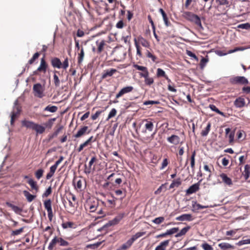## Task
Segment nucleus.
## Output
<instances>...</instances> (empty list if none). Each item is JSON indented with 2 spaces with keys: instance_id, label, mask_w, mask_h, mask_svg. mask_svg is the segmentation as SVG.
Returning <instances> with one entry per match:
<instances>
[{
  "instance_id": "f257e3e1",
  "label": "nucleus",
  "mask_w": 250,
  "mask_h": 250,
  "mask_svg": "<svg viewBox=\"0 0 250 250\" xmlns=\"http://www.w3.org/2000/svg\"><path fill=\"white\" fill-rule=\"evenodd\" d=\"M125 213H120L118 214L113 219L109 221L106 224L104 225L102 227L98 229V231H101L104 230L105 229L114 226L118 224L120 221L125 217Z\"/></svg>"
},
{
  "instance_id": "f03ea898",
  "label": "nucleus",
  "mask_w": 250,
  "mask_h": 250,
  "mask_svg": "<svg viewBox=\"0 0 250 250\" xmlns=\"http://www.w3.org/2000/svg\"><path fill=\"white\" fill-rule=\"evenodd\" d=\"M21 112V106L19 103L18 100H16L14 102V105L13 107V110L11 113V120H10L11 125H14L15 119L16 118H17L20 115Z\"/></svg>"
},
{
  "instance_id": "7ed1b4c3",
  "label": "nucleus",
  "mask_w": 250,
  "mask_h": 250,
  "mask_svg": "<svg viewBox=\"0 0 250 250\" xmlns=\"http://www.w3.org/2000/svg\"><path fill=\"white\" fill-rule=\"evenodd\" d=\"M57 243H59L61 246H67L69 245V243L62 237L55 236L50 242L48 249L49 250H52Z\"/></svg>"
},
{
  "instance_id": "20e7f679",
  "label": "nucleus",
  "mask_w": 250,
  "mask_h": 250,
  "mask_svg": "<svg viewBox=\"0 0 250 250\" xmlns=\"http://www.w3.org/2000/svg\"><path fill=\"white\" fill-rule=\"evenodd\" d=\"M33 91L35 97L42 98L44 96V94H43L44 87L40 83L34 84L33 86Z\"/></svg>"
},
{
  "instance_id": "39448f33",
  "label": "nucleus",
  "mask_w": 250,
  "mask_h": 250,
  "mask_svg": "<svg viewBox=\"0 0 250 250\" xmlns=\"http://www.w3.org/2000/svg\"><path fill=\"white\" fill-rule=\"evenodd\" d=\"M230 83L232 84H246L249 83L248 80L244 76H235L229 80Z\"/></svg>"
},
{
  "instance_id": "423d86ee",
  "label": "nucleus",
  "mask_w": 250,
  "mask_h": 250,
  "mask_svg": "<svg viewBox=\"0 0 250 250\" xmlns=\"http://www.w3.org/2000/svg\"><path fill=\"white\" fill-rule=\"evenodd\" d=\"M133 89V87L132 86H128L123 88L119 93L116 95L117 99L121 97L123 95L131 92Z\"/></svg>"
},
{
  "instance_id": "0eeeda50",
  "label": "nucleus",
  "mask_w": 250,
  "mask_h": 250,
  "mask_svg": "<svg viewBox=\"0 0 250 250\" xmlns=\"http://www.w3.org/2000/svg\"><path fill=\"white\" fill-rule=\"evenodd\" d=\"M140 76L145 78V83L147 85H150L154 83L152 78L149 77V72L146 73H140Z\"/></svg>"
},
{
  "instance_id": "6e6552de",
  "label": "nucleus",
  "mask_w": 250,
  "mask_h": 250,
  "mask_svg": "<svg viewBox=\"0 0 250 250\" xmlns=\"http://www.w3.org/2000/svg\"><path fill=\"white\" fill-rule=\"evenodd\" d=\"M199 182L195 183L186 190V194L188 195L191 194L197 191L199 189Z\"/></svg>"
},
{
  "instance_id": "1a4fd4ad",
  "label": "nucleus",
  "mask_w": 250,
  "mask_h": 250,
  "mask_svg": "<svg viewBox=\"0 0 250 250\" xmlns=\"http://www.w3.org/2000/svg\"><path fill=\"white\" fill-rule=\"evenodd\" d=\"M88 128V127L87 126H83L81 129H80L78 131L77 133L74 135V137L78 138L82 137V136L84 135L85 134H88L89 133V131H88L87 132Z\"/></svg>"
},
{
  "instance_id": "9d476101",
  "label": "nucleus",
  "mask_w": 250,
  "mask_h": 250,
  "mask_svg": "<svg viewBox=\"0 0 250 250\" xmlns=\"http://www.w3.org/2000/svg\"><path fill=\"white\" fill-rule=\"evenodd\" d=\"M218 247L222 250H233L235 247L227 242H222L218 244Z\"/></svg>"
},
{
  "instance_id": "9b49d317",
  "label": "nucleus",
  "mask_w": 250,
  "mask_h": 250,
  "mask_svg": "<svg viewBox=\"0 0 250 250\" xmlns=\"http://www.w3.org/2000/svg\"><path fill=\"white\" fill-rule=\"evenodd\" d=\"M176 220L180 221H190L193 220V218L191 214H183L177 217L176 218Z\"/></svg>"
},
{
  "instance_id": "f8f14e48",
  "label": "nucleus",
  "mask_w": 250,
  "mask_h": 250,
  "mask_svg": "<svg viewBox=\"0 0 250 250\" xmlns=\"http://www.w3.org/2000/svg\"><path fill=\"white\" fill-rule=\"evenodd\" d=\"M245 101L242 97H238L234 102V104L237 108H242L245 105Z\"/></svg>"
},
{
  "instance_id": "ddd939ff",
  "label": "nucleus",
  "mask_w": 250,
  "mask_h": 250,
  "mask_svg": "<svg viewBox=\"0 0 250 250\" xmlns=\"http://www.w3.org/2000/svg\"><path fill=\"white\" fill-rule=\"evenodd\" d=\"M6 205L10 208L12 210L17 214H21L22 211V209L17 206H15L10 202H6Z\"/></svg>"
},
{
  "instance_id": "4468645a",
  "label": "nucleus",
  "mask_w": 250,
  "mask_h": 250,
  "mask_svg": "<svg viewBox=\"0 0 250 250\" xmlns=\"http://www.w3.org/2000/svg\"><path fill=\"white\" fill-rule=\"evenodd\" d=\"M47 68V64L44 59L42 58L41 60L40 65L39 67L37 68V71H40V72H43V73L46 72V69Z\"/></svg>"
},
{
  "instance_id": "2eb2a0df",
  "label": "nucleus",
  "mask_w": 250,
  "mask_h": 250,
  "mask_svg": "<svg viewBox=\"0 0 250 250\" xmlns=\"http://www.w3.org/2000/svg\"><path fill=\"white\" fill-rule=\"evenodd\" d=\"M97 160L96 157L95 156H93L91 158V160L89 162V166L87 167L86 165H84L85 169L84 172L86 174H89L91 171V166L93 164V163Z\"/></svg>"
},
{
  "instance_id": "dca6fc26",
  "label": "nucleus",
  "mask_w": 250,
  "mask_h": 250,
  "mask_svg": "<svg viewBox=\"0 0 250 250\" xmlns=\"http://www.w3.org/2000/svg\"><path fill=\"white\" fill-rule=\"evenodd\" d=\"M167 141L171 144L176 145L179 143L180 139L179 136L172 135L167 138Z\"/></svg>"
},
{
  "instance_id": "f3484780",
  "label": "nucleus",
  "mask_w": 250,
  "mask_h": 250,
  "mask_svg": "<svg viewBox=\"0 0 250 250\" xmlns=\"http://www.w3.org/2000/svg\"><path fill=\"white\" fill-rule=\"evenodd\" d=\"M220 177L222 178L223 182L227 185L230 186L232 185L231 179L228 177L225 173H222L220 175Z\"/></svg>"
},
{
  "instance_id": "a211bd4d",
  "label": "nucleus",
  "mask_w": 250,
  "mask_h": 250,
  "mask_svg": "<svg viewBox=\"0 0 250 250\" xmlns=\"http://www.w3.org/2000/svg\"><path fill=\"white\" fill-rule=\"evenodd\" d=\"M169 240H166L161 242L160 244L156 247L155 250H166V248L169 245Z\"/></svg>"
},
{
  "instance_id": "6ab92c4d",
  "label": "nucleus",
  "mask_w": 250,
  "mask_h": 250,
  "mask_svg": "<svg viewBox=\"0 0 250 250\" xmlns=\"http://www.w3.org/2000/svg\"><path fill=\"white\" fill-rule=\"evenodd\" d=\"M51 65L54 68H61L62 67V63L60 60L58 58H54L51 61Z\"/></svg>"
},
{
  "instance_id": "aec40b11",
  "label": "nucleus",
  "mask_w": 250,
  "mask_h": 250,
  "mask_svg": "<svg viewBox=\"0 0 250 250\" xmlns=\"http://www.w3.org/2000/svg\"><path fill=\"white\" fill-rule=\"evenodd\" d=\"M116 72H117V70L115 69L111 68L110 69H107L104 71V72L103 73L102 75V78L105 79L107 77H111L112 76L114 73H115Z\"/></svg>"
},
{
  "instance_id": "412c9836",
  "label": "nucleus",
  "mask_w": 250,
  "mask_h": 250,
  "mask_svg": "<svg viewBox=\"0 0 250 250\" xmlns=\"http://www.w3.org/2000/svg\"><path fill=\"white\" fill-rule=\"evenodd\" d=\"M137 42L141 43L143 46L148 48L149 47V43L147 41L144 39L143 37L140 36L136 39Z\"/></svg>"
},
{
  "instance_id": "4be33fe9",
  "label": "nucleus",
  "mask_w": 250,
  "mask_h": 250,
  "mask_svg": "<svg viewBox=\"0 0 250 250\" xmlns=\"http://www.w3.org/2000/svg\"><path fill=\"white\" fill-rule=\"evenodd\" d=\"M57 74H60V72L58 71L55 70L54 71V75H53V80H54V83L56 87H58L60 86L61 82L60 80L57 75Z\"/></svg>"
},
{
  "instance_id": "5701e85b",
  "label": "nucleus",
  "mask_w": 250,
  "mask_h": 250,
  "mask_svg": "<svg viewBox=\"0 0 250 250\" xmlns=\"http://www.w3.org/2000/svg\"><path fill=\"white\" fill-rule=\"evenodd\" d=\"M27 183L30 186L32 189L35 190L36 192L38 191L39 187L38 186L36 182L34 181L32 179L29 178Z\"/></svg>"
},
{
  "instance_id": "b1692460",
  "label": "nucleus",
  "mask_w": 250,
  "mask_h": 250,
  "mask_svg": "<svg viewBox=\"0 0 250 250\" xmlns=\"http://www.w3.org/2000/svg\"><path fill=\"white\" fill-rule=\"evenodd\" d=\"M22 125L26 128L34 129V126L36 123L26 120H23L21 122Z\"/></svg>"
},
{
  "instance_id": "393cba45",
  "label": "nucleus",
  "mask_w": 250,
  "mask_h": 250,
  "mask_svg": "<svg viewBox=\"0 0 250 250\" xmlns=\"http://www.w3.org/2000/svg\"><path fill=\"white\" fill-rule=\"evenodd\" d=\"M23 194L28 202H31L36 197V195H32L27 190H24Z\"/></svg>"
},
{
  "instance_id": "a878e982",
  "label": "nucleus",
  "mask_w": 250,
  "mask_h": 250,
  "mask_svg": "<svg viewBox=\"0 0 250 250\" xmlns=\"http://www.w3.org/2000/svg\"><path fill=\"white\" fill-rule=\"evenodd\" d=\"M191 22L194 23L199 27L200 29H203V27L201 23V19L198 15H196Z\"/></svg>"
},
{
  "instance_id": "bb28decb",
  "label": "nucleus",
  "mask_w": 250,
  "mask_h": 250,
  "mask_svg": "<svg viewBox=\"0 0 250 250\" xmlns=\"http://www.w3.org/2000/svg\"><path fill=\"white\" fill-rule=\"evenodd\" d=\"M192 207L193 208V211H196L201 209H204L208 208V206H202L196 202H192Z\"/></svg>"
},
{
  "instance_id": "cd10ccee",
  "label": "nucleus",
  "mask_w": 250,
  "mask_h": 250,
  "mask_svg": "<svg viewBox=\"0 0 250 250\" xmlns=\"http://www.w3.org/2000/svg\"><path fill=\"white\" fill-rule=\"evenodd\" d=\"M196 15V14H194L192 13L191 12L186 11L184 12L183 13V16L188 21H190V22L194 17V16Z\"/></svg>"
},
{
  "instance_id": "c85d7f7f",
  "label": "nucleus",
  "mask_w": 250,
  "mask_h": 250,
  "mask_svg": "<svg viewBox=\"0 0 250 250\" xmlns=\"http://www.w3.org/2000/svg\"><path fill=\"white\" fill-rule=\"evenodd\" d=\"M159 12L161 13V14L162 15L163 19V20L164 21L166 26L167 27L169 26L170 25V23L168 21L167 14H166L165 11L162 8H160L159 9Z\"/></svg>"
},
{
  "instance_id": "c756f323",
  "label": "nucleus",
  "mask_w": 250,
  "mask_h": 250,
  "mask_svg": "<svg viewBox=\"0 0 250 250\" xmlns=\"http://www.w3.org/2000/svg\"><path fill=\"white\" fill-rule=\"evenodd\" d=\"M157 75L158 77H165L168 82H171L170 80L169 79L168 77L166 75L165 72L161 68H159L157 69Z\"/></svg>"
},
{
  "instance_id": "7c9ffc66",
  "label": "nucleus",
  "mask_w": 250,
  "mask_h": 250,
  "mask_svg": "<svg viewBox=\"0 0 250 250\" xmlns=\"http://www.w3.org/2000/svg\"><path fill=\"white\" fill-rule=\"evenodd\" d=\"M45 127L43 126L35 124L34 129L37 133L42 134L45 131Z\"/></svg>"
},
{
  "instance_id": "2f4dec72",
  "label": "nucleus",
  "mask_w": 250,
  "mask_h": 250,
  "mask_svg": "<svg viewBox=\"0 0 250 250\" xmlns=\"http://www.w3.org/2000/svg\"><path fill=\"white\" fill-rule=\"evenodd\" d=\"M57 106L55 105H48L44 108L43 111H49L51 113H55L57 111Z\"/></svg>"
},
{
  "instance_id": "473e14b6",
  "label": "nucleus",
  "mask_w": 250,
  "mask_h": 250,
  "mask_svg": "<svg viewBox=\"0 0 250 250\" xmlns=\"http://www.w3.org/2000/svg\"><path fill=\"white\" fill-rule=\"evenodd\" d=\"M84 56V49L83 47L81 48L80 53L78 54V63L80 64L83 61Z\"/></svg>"
},
{
  "instance_id": "72a5a7b5",
  "label": "nucleus",
  "mask_w": 250,
  "mask_h": 250,
  "mask_svg": "<svg viewBox=\"0 0 250 250\" xmlns=\"http://www.w3.org/2000/svg\"><path fill=\"white\" fill-rule=\"evenodd\" d=\"M96 44L98 46L97 52L98 53H100L103 50L104 47L105 45V41L102 40L100 42L98 41L96 42Z\"/></svg>"
},
{
  "instance_id": "f704fd0d",
  "label": "nucleus",
  "mask_w": 250,
  "mask_h": 250,
  "mask_svg": "<svg viewBox=\"0 0 250 250\" xmlns=\"http://www.w3.org/2000/svg\"><path fill=\"white\" fill-rule=\"evenodd\" d=\"M63 126L62 125H60L59 127L57 129V130L52 134L49 135V140H52L54 138L57 137L60 132L62 129Z\"/></svg>"
},
{
  "instance_id": "c9c22d12",
  "label": "nucleus",
  "mask_w": 250,
  "mask_h": 250,
  "mask_svg": "<svg viewBox=\"0 0 250 250\" xmlns=\"http://www.w3.org/2000/svg\"><path fill=\"white\" fill-rule=\"evenodd\" d=\"M190 228V227L189 226L184 228L179 233H177L175 236L176 237H179L186 234V233L188 231Z\"/></svg>"
},
{
  "instance_id": "e433bc0d",
  "label": "nucleus",
  "mask_w": 250,
  "mask_h": 250,
  "mask_svg": "<svg viewBox=\"0 0 250 250\" xmlns=\"http://www.w3.org/2000/svg\"><path fill=\"white\" fill-rule=\"evenodd\" d=\"M146 123L145 125V128L148 131H152L154 127L153 123L147 120H146Z\"/></svg>"
},
{
  "instance_id": "4c0bfd02",
  "label": "nucleus",
  "mask_w": 250,
  "mask_h": 250,
  "mask_svg": "<svg viewBox=\"0 0 250 250\" xmlns=\"http://www.w3.org/2000/svg\"><path fill=\"white\" fill-rule=\"evenodd\" d=\"M181 184V179L178 178L176 180H173L169 186L170 188H173L174 187H178Z\"/></svg>"
},
{
  "instance_id": "58836bf2",
  "label": "nucleus",
  "mask_w": 250,
  "mask_h": 250,
  "mask_svg": "<svg viewBox=\"0 0 250 250\" xmlns=\"http://www.w3.org/2000/svg\"><path fill=\"white\" fill-rule=\"evenodd\" d=\"M250 167L248 165H246L245 166V169H244V176L245 177V180L248 179V178L250 177Z\"/></svg>"
},
{
  "instance_id": "ea45409f",
  "label": "nucleus",
  "mask_w": 250,
  "mask_h": 250,
  "mask_svg": "<svg viewBox=\"0 0 250 250\" xmlns=\"http://www.w3.org/2000/svg\"><path fill=\"white\" fill-rule=\"evenodd\" d=\"M44 206L47 211L52 210L51 201L50 199H48L44 201Z\"/></svg>"
},
{
  "instance_id": "a19ab883",
  "label": "nucleus",
  "mask_w": 250,
  "mask_h": 250,
  "mask_svg": "<svg viewBox=\"0 0 250 250\" xmlns=\"http://www.w3.org/2000/svg\"><path fill=\"white\" fill-rule=\"evenodd\" d=\"M211 127L210 123H208L207 125V126L205 128V129L203 130L201 132V135L202 136H206L209 133Z\"/></svg>"
},
{
  "instance_id": "79ce46f5",
  "label": "nucleus",
  "mask_w": 250,
  "mask_h": 250,
  "mask_svg": "<svg viewBox=\"0 0 250 250\" xmlns=\"http://www.w3.org/2000/svg\"><path fill=\"white\" fill-rule=\"evenodd\" d=\"M133 66L136 69L143 71V72H142V73H148L147 69L146 67L140 66L138 64H134Z\"/></svg>"
},
{
  "instance_id": "37998d69",
  "label": "nucleus",
  "mask_w": 250,
  "mask_h": 250,
  "mask_svg": "<svg viewBox=\"0 0 250 250\" xmlns=\"http://www.w3.org/2000/svg\"><path fill=\"white\" fill-rule=\"evenodd\" d=\"M134 44L137 50V55L139 56L140 57H142V54L141 52L140 47L139 45L138 42H137V41L136 38L134 39Z\"/></svg>"
},
{
  "instance_id": "c03bdc74",
  "label": "nucleus",
  "mask_w": 250,
  "mask_h": 250,
  "mask_svg": "<svg viewBox=\"0 0 250 250\" xmlns=\"http://www.w3.org/2000/svg\"><path fill=\"white\" fill-rule=\"evenodd\" d=\"M195 155H196V152L195 151H194L192 153V155L191 156V158H190V166H191V167L194 169V166H195Z\"/></svg>"
},
{
  "instance_id": "a18cd8bd",
  "label": "nucleus",
  "mask_w": 250,
  "mask_h": 250,
  "mask_svg": "<svg viewBox=\"0 0 250 250\" xmlns=\"http://www.w3.org/2000/svg\"><path fill=\"white\" fill-rule=\"evenodd\" d=\"M43 172V170L41 168L39 169L36 171L35 174L37 179L39 180L42 176Z\"/></svg>"
},
{
  "instance_id": "49530a36",
  "label": "nucleus",
  "mask_w": 250,
  "mask_h": 250,
  "mask_svg": "<svg viewBox=\"0 0 250 250\" xmlns=\"http://www.w3.org/2000/svg\"><path fill=\"white\" fill-rule=\"evenodd\" d=\"M236 244L239 246L246 244H250V239L242 240L238 242Z\"/></svg>"
},
{
  "instance_id": "de8ad7c7",
  "label": "nucleus",
  "mask_w": 250,
  "mask_h": 250,
  "mask_svg": "<svg viewBox=\"0 0 250 250\" xmlns=\"http://www.w3.org/2000/svg\"><path fill=\"white\" fill-rule=\"evenodd\" d=\"M165 220V218L164 217H159L157 218H155L154 220H152V222L157 224L159 225L162 222H164Z\"/></svg>"
},
{
  "instance_id": "09e8293b",
  "label": "nucleus",
  "mask_w": 250,
  "mask_h": 250,
  "mask_svg": "<svg viewBox=\"0 0 250 250\" xmlns=\"http://www.w3.org/2000/svg\"><path fill=\"white\" fill-rule=\"evenodd\" d=\"M40 56V54L39 52H36L35 53L33 57H32V58L29 60L28 61V63L30 64H32L34 61H35L36 59H37Z\"/></svg>"
},
{
  "instance_id": "8fccbe9b",
  "label": "nucleus",
  "mask_w": 250,
  "mask_h": 250,
  "mask_svg": "<svg viewBox=\"0 0 250 250\" xmlns=\"http://www.w3.org/2000/svg\"><path fill=\"white\" fill-rule=\"evenodd\" d=\"M73 226V223L71 222H67L66 223H63L62 224V226L63 229H65L68 228H72Z\"/></svg>"
},
{
  "instance_id": "3c124183",
  "label": "nucleus",
  "mask_w": 250,
  "mask_h": 250,
  "mask_svg": "<svg viewBox=\"0 0 250 250\" xmlns=\"http://www.w3.org/2000/svg\"><path fill=\"white\" fill-rule=\"evenodd\" d=\"M179 230L178 228H173L167 230L168 235L173 234L176 233Z\"/></svg>"
},
{
  "instance_id": "603ef678",
  "label": "nucleus",
  "mask_w": 250,
  "mask_h": 250,
  "mask_svg": "<svg viewBox=\"0 0 250 250\" xmlns=\"http://www.w3.org/2000/svg\"><path fill=\"white\" fill-rule=\"evenodd\" d=\"M23 230V228H21L20 229L13 230L11 232V235L15 236L21 234Z\"/></svg>"
},
{
  "instance_id": "864d4df0",
  "label": "nucleus",
  "mask_w": 250,
  "mask_h": 250,
  "mask_svg": "<svg viewBox=\"0 0 250 250\" xmlns=\"http://www.w3.org/2000/svg\"><path fill=\"white\" fill-rule=\"evenodd\" d=\"M208 61V59L202 58L200 63L201 68L203 69L205 66Z\"/></svg>"
},
{
  "instance_id": "5fc2aeb1",
  "label": "nucleus",
  "mask_w": 250,
  "mask_h": 250,
  "mask_svg": "<svg viewBox=\"0 0 250 250\" xmlns=\"http://www.w3.org/2000/svg\"><path fill=\"white\" fill-rule=\"evenodd\" d=\"M238 27L241 29H250V24L249 23H242L238 25Z\"/></svg>"
},
{
  "instance_id": "6e6d98bb",
  "label": "nucleus",
  "mask_w": 250,
  "mask_h": 250,
  "mask_svg": "<svg viewBox=\"0 0 250 250\" xmlns=\"http://www.w3.org/2000/svg\"><path fill=\"white\" fill-rule=\"evenodd\" d=\"M52 192V188L51 187H49L43 193L42 197L43 198L44 197H48Z\"/></svg>"
},
{
  "instance_id": "4d7b16f0",
  "label": "nucleus",
  "mask_w": 250,
  "mask_h": 250,
  "mask_svg": "<svg viewBox=\"0 0 250 250\" xmlns=\"http://www.w3.org/2000/svg\"><path fill=\"white\" fill-rule=\"evenodd\" d=\"M96 141V139L93 140V136H91L89 139H88L85 142L83 143V145L85 147L89 145V144L91 142H94Z\"/></svg>"
},
{
  "instance_id": "13d9d810",
  "label": "nucleus",
  "mask_w": 250,
  "mask_h": 250,
  "mask_svg": "<svg viewBox=\"0 0 250 250\" xmlns=\"http://www.w3.org/2000/svg\"><path fill=\"white\" fill-rule=\"evenodd\" d=\"M116 113H117L116 110L115 108H112L111 110V111H110V112L108 115L107 120L114 117L116 115Z\"/></svg>"
},
{
  "instance_id": "bf43d9fd",
  "label": "nucleus",
  "mask_w": 250,
  "mask_h": 250,
  "mask_svg": "<svg viewBox=\"0 0 250 250\" xmlns=\"http://www.w3.org/2000/svg\"><path fill=\"white\" fill-rule=\"evenodd\" d=\"M160 102L158 101H146L144 103V104L146 105H149V104H159Z\"/></svg>"
},
{
  "instance_id": "052dcab7",
  "label": "nucleus",
  "mask_w": 250,
  "mask_h": 250,
  "mask_svg": "<svg viewBox=\"0 0 250 250\" xmlns=\"http://www.w3.org/2000/svg\"><path fill=\"white\" fill-rule=\"evenodd\" d=\"M202 247L204 250H213V248L208 243H204L202 245Z\"/></svg>"
},
{
  "instance_id": "680f3d73",
  "label": "nucleus",
  "mask_w": 250,
  "mask_h": 250,
  "mask_svg": "<svg viewBox=\"0 0 250 250\" xmlns=\"http://www.w3.org/2000/svg\"><path fill=\"white\" fill-rule=\"evenodd\" d=\"M82 183H83V181L81 179L78 180L77 181L76 185H75V188H76L77 189L81 190L82 188Z\"/></svg>"
},
{
  "instance_id": "e2e57ef3",
  "label": "nucleus",
  "mask_w": 250,
  "mask_h": 250,
  "mask_svg": "<svg viewBox=\"0 0 250 250\" xmlns=\"http://www.w3.org/2000/svg\"><path fill=\"white\" fill-rule=\"evenodd\" d=\"M245 48L243 47H235L234 49L230 50L228 51V53L231 54L234 52H235L238 51H243L245 50Z\"/></svg>"
},
{
  "instance_id": "0e129e2a",
  "label": "nucleus",
  "mask_w": 250,
  "mask_h": 250,
  "mask_svg": "<svg viewBox=\"0 0 250 250\" xmlns=\"http://www.w3.org/2000/svg\"><path fill=\"white\" fill-rule=\"evenodd\" d=\"M187 54L188 56L194 59L195 60H196V61L198 60L197 57L196 56V55L194 53H192L191 51H190L189 50H187Z\"/></svg>"
},
{
  "instance_id": "69168bd1",
  "label": "nucleus",
  "mask_w": 250,
  "mask_h": 250,
  "mask_svg": "<svg viewBox=\"0 0 250 250\" xmlns=\"http://www.w3.org/2000/svg\"><path fill=\"white\" fill-rule=\"evenodd\" d=\"M68 59L67 58H66L62 63V67L64 69H66L68 67Z\"/></svg>"
},
{
  "instance_id": "338daca9",
  "label": "nucleus",
  "mask_w": 250,
  "mask_h": 250,
  "mask_svg": "<svg viewBox=\"0 0 250 250\" xmlns=\"http://www.w3.org/2000/svg\"><path fill=\"white\" fill-rule=\"evenodd\" d=\"M217 3L221 5H228L229 1L228 0H216Z\"/></svg>"
},
{
  "instance_id": "774afa93",
  "label": "nucleus",
  "mask_w": 250,
  "mask_h": 250,
  "mask_svg": "<svg viewBox=\"0 0 250 250\" xmlns=\"http://www.w3.org/2000/svg\"><path fill=\"white\" fill-rule=\"evenodd\" d=\"M101 112H102L101 111H100V110L97 111L94 114L92 115L91 119L93 120H95L99 117V116L100 115Z\"/></svg>"
}]
</instances>
